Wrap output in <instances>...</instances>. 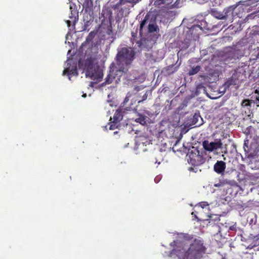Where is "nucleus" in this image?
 <instances>
[{
  "mask_svg": "<svg viewBox=\"0 0 259 259\" xmlns=\"http://www.w3.org/2000/svg\"><path fill=\"white\" fill-rule=\"evenodd\" d=\"M135 56V51L131 48L123 47L118 51L116 58L117 67H110L109 74L102 85L104 86L112 83L117 84L120 81L121 76L126 73L129 66L133 62Z\"/></svg>",
  "mask_w": 259,
  "mask_h": 259,
  "instance_id": "obj_1",
  "label": "nucleus"
},
{
  "mask_svg": "<svg viewBox=\"0 0 259 259\" xmlns=\"http://www.w3.org/2000/svg\"><path fill=\"white\" fill-rule=\"evenodd\" d=\"M173 243L176 247L173 251L184 259H196L200 258L206 252V247L202 241L195 239L187 249L185 241H174Z\"/></svg>",
  "mask_w": 259,
  "mask_h": 259,
  "instance_id": "obj_2",
  "label": "nucleus"
},
{
  "mask_svg": "<svg viewBox=\"0 0 259 259\" xmlns=\"http://www.w3.org/2000/svg\"><path fill=\"white\" fill-rule=\"evenodd\" d=\"M187 156L188 162L193 166H198L202 164L205 161V159L197 149H194L190 151Z\"/></svg>",
  "mask_w": 259,
  "mask_h": 259,
  "instance_id": "obj_3",
  "label": "nucleus"
},
{
  "mask_svg": "<svg viewBox=\"0 0 259 259\" xmlns=\"http://www.w3.org/2000/svg\"><path fill=\"white\" fill-rule=\"evenodd\" d=\"M85 75L90 77L91 79L99 81L103 76V73L102 69L99 66L95 67L89 68L86 70Z\"/></svg>",
  "mask_w": 259,
  "mask_h": 259,
  "instance_id": "obj_4",
  "label": "nucleus"
},
{
  "mask_svg": "<svg viewBox=\"0 0 259 259\" xmlns=\"http://www.w3.org/2000/svg\"><path fill=\"white\" fill-rule=\"evenodd\" d=\"M222 146V143L220 140L217 142H209L207 141H204L203 142V148L207 151H212L214 150L221 148Z\"/></svg>",
  "mask_w": 259,
  "mask_h": 259,
  "instance_id": "obj_5",
  "label": "nucleus"
},
{
  "mask_svg": "<svg viewBox=\"0 0 259 259\" xmlns=\"http://www.w3.org/2000/svg\"><path fill=\"white\" fill-rule=\"evenodd\" d=\"M247 157L248 158H254L259 155V147L256 144H251L250 149L247 151Z\"/></svg>",
  "mask_w": 259,
  "mask_h": 259,
  "instance_id": "obj_6",
  "label": "nucleus"
},
{
  "mask_svg": "<svg viewBox=\"0 0 259 259\" xmlns=\"http://www.w3.org/2000/svg\"><path fill=\"white\" fill-rule=\"evenodd\" d=\"M240 75L238 72L235 71L225 82V85L229 87L231 85H236L239 82V79Z\"/></svg>",
  "mask_w": 259,
  "mask_h": 259,
  "instance_id": "obj_7",
  "label": "nucleus"
},
{
  "mask_svg": "<svg viewBox=\"0 0 259 259\" xmlns=\"http://www.w3.org/2000/svg\"><path fill=\"white\" fill-rule=\"evenodd\" d=\"M226 168V163L223 161H217L213 166V169L215 172L219 174H223Z\"/></svg>",
  "mask_w": 259,
  "mask_h": 259,
  "instance_id": "obj_8",
  "label": "nucleus"
},
{
  "mask_svg": "<svg viewBox=\"0 0 259 259\" xmlns=\"http://www.w3.org/2000/svg\"><path fill=\"white\" fill-rule=\"evenodd\" d=\"M138 28L137 27L135 31L132 32V37H131V41L133 44L134 42L136 43L137 47L139 48H141L142 46V39L141 38L140 40H137L138 38Z\"/></svg>",
  "mask_w": 259,
  "mask_h": 259,
  "instance_id": "obj_9",
  "label": "nucleus"
},
{
  "mask_svg": "<svg viewBox=\"0 0 259 259\" xmlns=\"http://www.w3.org/2000/svg\"><path fill=\"white\" fill-rule=\"evenodd\" d=\"M149 16L147 14L144 17V19L141 21L140 28H139V35L140 36H142V34L143 33V30L145 28V27H148V25L149 23Z\"/></svg>",
  "mask_w": 259,
  "mask_h": 259,
  "instance_id": "obj_10",
  "label": "nucleus"
},
{
  "mask_svg": "<svg viewBox=\"0 0 259 259\" xmlns=\"http://www.w3.org/2000/svg\"><path fill=\"white\" fill-rule=\"evenodd\" d=\"M202 30V27L199 25H194L189 29V32L193 36H197Z\"/></svg>",
  "mask_w": 259,
  "mask_h": 259,
  "instance_id": "obj_11",
  "label": "nucleus"
},
{
  "mask_svg": "<svg viewBox=\"0 0 259 259\" xmlns=\"http://www.w3.org/2000/svg\"><path fill=\"white\" fill-rule=\"evenodd\" d=\"M174 1V0H164L165 5L166 7L169 8H179V7H181L180 6V2H183L186 1V0H176L175 3L174 4H172Z\"/></svg>",
  "mask_w": 259,
  "mask_h": 259,
  "instance_id": "obj_12",
  "label": "nucleus"
},
{
  "mask_svg": "<svg viewBox=\"0 0 259 259\" xmlns=\"http://www.w3.org/2000/svg\"><path fill=\"white\" fill-rule=\"evenodd\" d=\"M122 118L123 114L121 109L117 110L113 115V121H114L115 123H119Z\"/></svg>",
  "mask_w": 259,
  "mask_h": 259,
  "instance_id": "obj_13",
  "label": "nucleus"
},
{
  "mask_svg": "<svg viewBox=\"0 0 259 259\" xmlns=\"http://www.w3.org/2000/svg\"><path fill=\"white\" fill-rule=\"evenodd\" d=\"M159 31V29L157 25L156 24L152 23H149L147 27V32L149 33H153L156 32V33H158Z\"/></svg>",
  "mask_w": 259,
  "mask_h": 259,
  "instance_id": "obj_14",
  "label": "nucleus"
},
{
  "mask_svg": "<svg viewBox=\"0 0 259 259\" xmlns=\"http://www.w3.org/2000/svg\"><path fill=\"white\" fill-rule=\"evenodd\" d=\"M178 70L177 67H175L174 65H171L167 66L164 69V71L166 74L168 75H169L174 72H176Z\"/></svg>",
  "mask_w": 259,
  "mask_h": 259,
  "instance_id": "obj_15",
  "label": "nucleus"
},
{
  "mask_svg": "<svg viewBox=\"0 0 259 259\" xmlns=\"http://www.w3.org/2000/svg\"><path fill=\"white\" fill-rule=\"evenodd\" d=\"M84 66L88 70L89 68L95 67L97 65L94 64V61L91 58H88L85 61Z\"/></svg>",
  "mask_w": 259,
  "mask_h": 259,
  "instance_id": "obj_16",
  "label": "nucleus"
},
{
  "mask_svg": "<svg viewBox=\"0 0 259 259\" xmlns=\"http://www.w3.org/2000/svg\"><path fill=\"white\" fill-rule=\"evenodd\" d=\"M135 121L142 125H144L147 122V117L145 115L140 114L139 115V117L136 119Z\"/></svg>",
  "mask_w": 259,
  "mask_h": 259,
  "instance_id": "obj_17",
  "label": "nucleus"
},
{
  "mask_svg": "<svg viewBox=\"0 0 259 259\" xmlns=\"http://www.w3.org/2000/svg\"><path fill=\"white\" fill-rule=\"evenodd\" d=\"M200 66L199 65H197L195 67H193L189 70L188 74L189 75H193L196 74L200 71Z\"/></svg>",
  "mask_w": 259,
  "mask_h": 259,
  "instance_id": "obj_18",
  "label": "nucleus"
},
{
  "mask_svg": "<svg viewBox=\"0 0 259 259\" xmlns=\"http://www.w3.org/2000/svg\"><path fill=\"white\" fill-rule=\"evenodd\" d=\"M236 8V7H234L233 6H230L224 10V15L226 16V18L228 17L229 15L233 14V11Z\"/></svg>",
  "mask_w": 259,
  "mask_h": 259,
  "instance_id": "obj_19",
  "label": "nucleus"
},
{
  "mask_svg": "<svg viewBox=\"0 0 259 259\" xmlns=\"http://www.w3.org/2000/svg\"><path fill=\"white\" fill-rule=\"evenodd\" d=\"M154 2L153 5L156 7L159 8L162 4L165 5L164 0H150V3L152 4Z\"/></svg>",
  "mask_w": 259,
  "mask_h": 259,
  "instance_id": "obj_20",
  "label": "nucleus"
},
{
  "mask_svg": "<svg viewBox=\"0 0 259 259\" xmlns=\"http://www.w3.org/2000/svg\"><path fill=\"white\" fill-rule=\"evenodd\" d=\"M112 119V118L111 117L110 118V121H111L110 122V125L109 127L110 130H114L116 128H117L119 126V123H115L114 121H111Z\"/></svg>",
  "mask_w": 259,
  "mask_h": 259,
  "instance_id": "obj_21",
  "label": "nucleus"
},
{
  "mask_svg": "<svg viewBox=\"0 0 259 259\" xmlns=\"http://www.w3.org/2000/svg\"><path fill=\"white\" fill-rule=\"evenodd\" d=\"M214 16L219 19H226V16L224 15V13H222L220 12H214Z\"/></svg>",
  "mask_w": 259,
  "mask_h": 259,
  "instance_id": "obj_22",
  "label": "nucleus"
},
{
  "mask_svg": "<svg viewBox=\"0 0 259 259\" xmlns=\"http://www.w3.org/2000/svg\"><path fill=\"white\" fill-rule=\"evenodd\" d=\"M251 103V101L249 99H244L241 102V106L244 107L250 106Z\"/></svg>",
  "mask_w": 259,
  "mask_h": 259,
  "instance_id": "obj_23",
  "label": "nucleus"
},
{
  "mask_svg": "<svg viewBox=\"0 0 259 259\" xmlns=\"http://www.w3.org/2000/svg\"><path fill=\"white\" fill-rule=\"evenodd\" d=\"M106 33L108 35H113V29H112V26L111 23L107 27V29L106 30Z\"/></svg>",
  "mask_w": 259,
  "mask_h": 259,
  "instance_id": "obj_24",
  "label": "nucleus"
},
{
  "mask_svg": "<svg viewBox=\"0 0 259 259\" xmlns=\"http://www.w3.org/2000/svg\"><path fill=\"white\" fill-rule=\"evenodd\" d=\"M94 35H95L94 32H91L89 33V35L87 36L85 41H87V42L91 41L93 39V38H94Z\"/></svg>",
  "mask_w": 259,
  "mask_h": 259,
  "instance_id": "obj_25",
  "label": "nucleus"
},
{
  "mask_svg": "<svg viewBox=\"0 0 259 259\" xmlns=\"http://www.w3.org/2000/svg\"><path fill=\"white\" fill-rule=\"evenodd\" d=\"M248 140H246L244 141V145H243V148L244 149V151L245 152V153H247V151L248 149H250V147L249 148L248 145Z\"/></svg>",
  "mask_w": 259,
  "mask_h": 259,
  "instance_id": "obj_26",
  "label": "nucleus"
},
{
  "mask_svg": "<svg viewBox=\"0 0 259 259\" xmlns=\"http://www.w3.org/2000/svg\"><path fill=\"white\" fill-rule=\"evenodd\" d=\"M67 74L68 75L74 74L73 70H70L69 68H67L63 71V74Z\"/></svg>",
  "mask_w": 259,
  "mask_h": 259,
  "instance_id": "obj_27",
  "label": "nucleus"
},
{
  "mask_svg": "<svg viewBox=\"0 0 259 259\" xmlns=\"http://www.w3.org/2000/svg\"><path fill=\"white\" fill-rule=\"evenodd\" d=\"M199 117V116L198 115H197L196 114H195L193 116V119H193V121H192V122H193V123H195H195H196V121H195V119H197Z\"/></svg>",
  "mask_w": 259,
  "mask_h": 259,
  "instance_id": "obj_28",
  "label": "nucleus"
},
{
  "mask_svg": "<svg viewBox=\"0 0 259 259\" xmlns=\"http://www.w3.org/2000/svg\"><path fill=\"white\" fill-rule=\"evenodd\" d=\"M129 101V98H128V96H126L125 99H124V100L123 102V106H124L126 104V103L128 102Z\"/></svg>",
  "mask_w": 259,
  "mask_h": 259,
  "instance_id": "obj_29",
  "label": "nucleus"
},
{
  "mask_svg": "<svg viewBox=\"0 0 259 259\" xmlns=\"http://www.w3.org/2000/svg\"><path fill=\"white\" fill-rule=\"evenodd\" d=\"M224 182H220V183H219L218 184H216L214 185V186L215 187H220V186H223L224 185Z\"/></svg>",
  "mask_w": 259,
  "mask_h": 259,
  "instance_id": "obj_30",
  "label": "nucleus"
},
{
  "mask_svg": "<svg viewBox=\"0 0 259 259\" xmlns=\"http://www.w3.org/2000/svg\"><path fill=\"white\" fill-rule=\"evenodd\" d=\"M246 135H249L250 134V129H249L248 128H247L246 129Z\"/></svg>",
  "mask_w": 259,
  "mask_h": 259,
  "instance_id": "obj_31",
  "label": "nucleus"
},
{
  "mask_svg": "<svg viewBox=\"0 0 259 259\" xmlns=\"http://www.w3.org/2000/svg\"><path fill=\"white\" fill-rule=\"evenodd\" d=\"M257 52V54L256 55V58L259 59V49H258L256 51Z\"/></svg>",
  "mask_w": 259,
  "mask_h": 259,
  "instance_id": "obj_32",
  "label": "nucleus"
},
{
  "mask_svg": "<svg viewBox=\"0 0 259 259\" xmlns=\"http://www.w3.org/2000/svg\"><path fill=\"white\" fill-rule=\"evenodd\" d=\"M202 85L201 84H198V85H197V89H200V88H202Z\"/></svg>",
  "mask_w": 259,
  "mask_h": 259,
  "instance_id": "obj_33",
  "label": "nucleus"
},
{
  "mask_svg": "<svg viewBox=\"0 0 259 259\" xmlns=\"http://www.w3.org/2000/svg\"><path fill=\"white\" fill-rule=\"evenodd\" d=\"M147 95L145 94L143 96V100H146V98H147Z\"/></svg>",
  "mask_w": 259,
  "mask_h": 259,
  "instance_id": "obj_34",
  "label": "nucleus"
},
{
  "mask_svg": "<svg viewBox=\"0 0 259 259\" xmlns=\"http://www.w3.org/2000/svg\"><path fill=\"white\" fill-rule=\"evenodd\" d=\"M82 96L83 98H85V97H87V95H86V94H83L82 95Z\"/></svg>",
  "mask_w": 259,
  "mask_h": 259,
  "instance_id": "obj_35",
  "label": "nucleus"
},
{
  "mask_svg": "<svg viewBox=\"0 0 259 259\" xmlns=\"http://www.w3.org/2000/svg\"><path fill=\"white\" fill-rule=\"evenodd\" d=\"M88 1L89 2H90L92 5L93 4V0H88Z\"/></svg>",
  "mask_w": 259,
  "mask_h": 259,
  "instance_id": "obj_36",
  "label": "nucleus"
},
{
  "mask_svg": "<svg viewBox=\"0 0 259 259\" xmlns=\"http://www.w3.org/2000/svg\"><path fill=\"white\" fill-rule=\"evenodd\" d=\"M73 71L74 72H75L76 74H77V72H76V68H75L74 70H73Z\"/></svg>",
  "mask_w": 259,
  "mask_h": 259,
  "instance_id": "obj_37",
  "label": "nucleus"
},
{
  "mask_svg": "<svg viewBox=\"0 0 259 259\" xmlns=\"http://www.w3.org/2000/svg\"><path fill=\"white\" fill-rule=\"evenodd\" d=\"M73 71L74 72H75L76 74H77V72H76V68H75L74 70H73Z\"/></svg>",
  "mask_w": 259,
  "mask_h": 259,
  "instance_id": "obj_38",
  "label": "nucleus"
},
{
  "mask_svg": "<svg viewBox=\"0 0 259 259\" xmlns=\"http://www.w3.org/2000/svg\"><path fill=\"white\" fill-rule=\"evenodd\" d=\"M159 35V34H158L156 36V38H157L158 37V36Z\"/></svg>",
  "mask_w": 259,
  "mask_h": 259,
  "instance_id": "obj_39",
  "label": "nucleus"
},
{
  "mask_svg": "<svg viewBox=\"0 0 259 259\" xmlns=\"http://www.w3.org/2000/svg\"><path fill=\"white\" fill-rule=\"evenodd\" d=\"M67 23H68V24H69V23H70V21H67Z\"/></svg>",
  "mask_w": 259,
  "mask_h": 259,
  "instance_id": "obj_40",
  "label": "nucleus"
},
{
  "mask_svg": "<svg viewBox=\"0 0 259 259\" xmlns=\"http://www.w3.org/2000/svg\"><path fill=\"white\" fill-rule=\"evenodd\" d=\"M141 102H142V101H141V100L139 101H138V103H140Z\"/></svg>",
  "mask_w": 259,
  "mask_h": 259,
  "instance_id": "obj_41",
  "label": "nucleus"
}]
</instances>
